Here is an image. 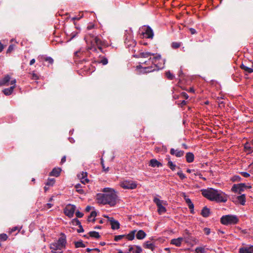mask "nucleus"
Listing matches in <instances>:
<instances>
[{"instance_id":"f257e3e1","label":"nucleus","mask_w":253,"mask_h":253,"mask_svg":"<svg viewBox=\"0 0 253 253\" xmlns=\"http://www.w3.org/2000/svg\"><path fill=\"white\" fill-rule=\"evenodd\" d=\"M165 60L163 59L161 55L159 54H156L153 57H150L147 60L141 62L146 65L145 67H142L141 65L137 66V68H142L141 71L143 73H148L155 71H158L164 68Z\"/></svg>"},{"instance_id":"f03ea898","label":"nucleus","mask_w":253,"mask_h":253,"mask_svg":"<svg viewBox=\"0 0 253 253\" xmlns=\"http://www.w3.org/2000/svg\"><path fill=\"white\" fill-rule=\"evenodd\" d=\"M102 192L96 195L97 203L102 205H109L111 207L114 206L117 203L118 196L114 189L106 187L104 188Z\"/></svg>"},{"instance_id":"7ed1b4c3","label":"nucleus","mask_w":253,"mask_h":253,"mask_svg":"<svg viewBox=\"0 0 253 253\" xmlns=\"http://www.w3.org/2000/svg\"><path fill=\"white\" fill-rule=\"evenodd\" d=\"M201 192L204 197L212 201L224 203L227 200V197L226 195L220 190L211 188L202 189Z\"/></svg>"},{"instance_id":"20e7f679","label":"nucleus","mask_w":253,"mask_h":253,"mask_svg":"<svg viewBox=\"0 0 253 253\" xmlns=\"http://www.w3.org/2000/svg\"><path fill=\"white\" fill-rule=\"evenodd\" d=\"M66 243V236L63 234L57 241L50 244L49 248L52 253H63L62 250L65 248Z\"/></svg>"},{"instance_id":"39448f33","label":"nucleus","mask_w":253,"mask_h":253,"mask_svg":"<svg viewBox=\"0 0 253 253\" xmlns=\"http://www.w3.org/2000/svg\"><path fill=\"white\" fill-rule=\"evenodd\" d=\"M220 222L224 225H234L239 222V218L236 215L227 214L220 218Z\"/></svg>"},{"instance_id":"423d86ee","label":"nucleus","mask_w":253,"mask_h":253,"mask_svg":"<svg viewBox=\"0 0 253 253\" xmlns=\"http://www.w3.org/2000/svg\"><path fill=\"white\" fill-rule=\"evenodd\" d=\"M103 45L102 41L97 37L93 38L91 41V45L88 47V50H91L94 52H97L99 49L102 51L101 46Z\"/></svg>"},{"instance_id":"0eeeda50","label":"nucleus","mask_w":253,"mask_h":253,"mask_svg":"<svg viewBox=\"0 0 253 253\" xmlns=\"http://www.w3.org/2000/svg\"><path fill=\"white\" fill-rule=\"evenodd\" d=\"M154 202L156 204L158 207V212L160 214H162L166 212L167 210L165 207L163 206V204H166V202H164L155 197L153 200Z\"/></svg>"},{"instance_id":"6e6552de","label":"nucleus","mask_w":253,"mask_h":253,"mask_svg":"<svg viewBox=\"0 0 253 253\" xmlns=\"http://www.w3.org/2000/svg\"><path fill=\"white\" fill-rule=\"evenodd\" d=\"M137 183L132 180H125L120 183L121 187L125 189H134L137 187Z\"/></svg>"},{"instance_id":"1a4fd4ad","label":"nucleus","mask_w":253,"mask_h":253,"mask_svg":"<svg viewBox=\"0 0 253 253\" xmlns=\"http://www.w3.org/2000/svg\"><path fill=\"white\" fill-rule=\"evenodd\" d=\"M76 210V206L73 205H67L64 210V212L65 214L71 218L74 215Z\"/></svg>"},{"instance_id":"9d476101","label":"nucleus","mask_w":253,"mask_h":253,"mask_svg":"<svg viewBox=\"0 0 253 253\" xmlns=\"http://www.w3.org/2000/svg\"><path fill=\"white\" fill-rule=\"evenodd\" d=\"M142 29L143 30L142 34L144 37L148 39H153L154 33L153 30L150 26H144Z\"/></svg>"},{"instance_id":"9b49d317","label":"nucleus","mask_w":253,"mask_h":253,"mask_svg":"<svg viewBox=\"0 0 253 253\" xmlns=\"http://www.w3.org/2000/svg\"><path fill=\"white\" fill-rule=\"evenodd\" d=\"M104 216L107 218L108 220L110 222L112 229L116 230L120 228V225L118 221L114 219L113 217H109L108 215H105Z\"/></svg>"},{"instance_id":"f8f14e48","label":"nucleus","mask_w":253,"mask_h":253,"mask_svg":"<svg viewBox=\"0 0 253 253\" xmlns=\"http://www.w3.org/2000/svg\"><path fill=\"white\" fill-rule=\"evenodd\" d=\"M245 187H246V185L245 183H241L240 184H234L231 188V190L233 192L241 194V192L244 190Z\"/></svg>"},{"instance_id":"ddd939ff","label":"nucleus","mask_w":253,"mask_h":253,"mask_svg":"<svg viewBox=\"0 0 253 253\" xmlns=\"http://www.w3.org/2000/svg\"><path fill=\"white\" fill-rule=\"evenodd\" d=\"M124 40L125 42L134 40L133 37L132 31L131 28L125 30L124 35Z\"/></svg>"},{"instance_id":"4468645a","label":"nucleus","mask_w":253,"mask_h":253,"mask_svg":"<svg viewBox=\"0 0 253 253\" xmlns=\"http://www.w3.org/2000/svg\"><path fill=\"white\" fill-rule=\"evenodd\" d=\"M239 252V253H253V245H246L240 248Z\"/></svg>"},{"instance_id":"2eb2a0df","label":"nucleus","mask_w":253,"mask_h":253,"mask_svg":"<svg viewBox=\"0 0 253 253\" xmlns=\"http://www.w3.org/2000/svg\"><path fill=\"white\" fill-rule=\"evenodd\" d=\"M136 42L135 40H130L129 41L125 42V44L126 45V47L128 48L129 50H131L132 52H135V49H134Z\"/></svg>"},{"instance_id":"dca6fc26","label":"nucleus","mask_w":253,"mask_h":253,"mask_svg":"<svg viewBox=\"0 0 253 253\" xmlns=\"http://www.w3.org/2000/svg\"><path fill=\"white\" fill-rule=\"evenodd\" d=\"M87 173L86 172H82L78 175V178L80 179L81 182L83 184H86L89 182L88 179L87 178Z\"/></svg>"},{"instance_id":"f3484780","label":"nucleus","mask_w":253,"mask_h":253,"mask_svg":"<svg viewBox=\"0 0 253 253\" xmlns=\"http://www.w3.org/2000/svg\"><path fill=\"white\" fill-rule=\"evenodd\" d=\"M155 53H153L150 52H140L139 54L137 55H134V57H137V58H149L152 56H155Z\"/></svg>"},{"instance_id":"a211bd4d","label":"nucleus","mask_w":253,"mask_h":253,"mask_svg":"<svg viewBox=\"0 0 253 253\" xmlns=\"http://www.w3.org/2000/svg\"><path fill=\"white\" fill-rule=\"evenodd\" d=\"M170 154L172 155L175 156L176 157H181L183 156L184 152L182 150L178 149L175 150L174 148H171L170 150Z\"/></svg>"},{"instance_id":"6ab92c4d","label":"nucleus","mask_w":253,"mask_h":253,"mask_svg":"<svg viewBox=\"0 0 253 253\" xmlns=\"http://www.w3.org/2000/svg\"><path fill=\"white\" fill-rule=\"evenodd\" d=\"M183 240V238L182 237H179L176 239H173L171 240L170 244L174 245L176 247H180Z\"/></svg>"},{"instance_id":"aec40b11","label":"nucleus","mask_w":253,"mask_h":253,"mask_svg":"<svg viewBox=\"0 0 253 253\" xmlns=\"http://www.w3.org/2000/svg\"><path fill=\"white\" fill-rule=\"evenodd\" d=\"M244 149L245 151L248 153H252L253 152V146L251 141L250 142H247L245 144Z\"/></svg>"},{"instance_id":"412c9836","label":"nucleus","mask_w":253,"mask_h":253,"mask_svg":"<svg viewBox=\"0 0 253 253\" xmlns=\"http://www.w3.org/2000/svg\"><path fill=\"white\" fill-rule=\"evenodd\" d=\"M149 166H150L153 168H155V167L159 168V167H162L163 165L161 163L159 162L156 159H153L150 161Z\"/></svg>"},{"instance_id":"4be33fe9","label":"nucleus","mask_w":253,"mask_h":253,"mask_svg":"<svg viewBox=\"0 0 253 253\" xmlns=\"http://www.w3.org/2000/svg\"><path fill=\"white\" fill-rule=\"evenodd\" d=\"M10 80V77L9 75H7L5 76L4 78L0 80V86L7 85Z\"/></svg>"},{"instance_id":"5701e85b","label":"nucleus","mask_w":253,"mask_h":253,"mask_svg":"<svg viewBox=\"0 0 253 253\" xmlns=\"http://www.w3.org/2000/svg\"><path fill=\"white\" fill-rule=\"evenodd\" d=\"M143 247L145 249H150L153 251L155 248V245L154 243L150 241H146L143 244Z\"/></svg>"},{"instance_id":"b1692460","label":"nucleus","mask_w":253,"mask_h":253,"mask_svg":"<svg viewBox=\"0 0 253 253\" xmlns=\"http://www.w3.org/2000/svg\"><path fill=\"white\" fill-rule=\"evenodd\" d=\"M146 236V234L142 230H139L136 234V237L138 240H142L145 238Z\"/></svg>"},{"instance_id":"393cba45","label":"nucleus","mask_w":253,"mask_h":253,"mask_svg":"<svg viewBox=\"0 0 253 253\" xmlns=\"http://www.w3.org/2000/svg\"><path fill=\"white\" fill-rule=\"evenodd\" d=\"M241 68L246 73H252L253 72V65L252 67H249L246 65L242 64L241 65Z\"/></svg>"},{"instance_id":"a878e982","label":"nucleus","mask_w":253,"mask_h":253,"mask_svg":"<svg viewBox=\"0 0 253 253\" xmlns=\"http://www.w3.org/2000/svg\"><path fill=\"white\" fill-rule=\"evenodd\" d=\"M201 214L204 217H208L210 214V210L207 207H205L202 209Z\"/></svg>"},{"instance_id":"bb28decb","label":"nucleus","mask_w":253,"mask_h":253,"mask_svg":"<svg viewBox=\"0 0 253 253\" xmlns=\"http://www.w3.org/2000/svg\"><path fill=\"white\" fill-rule=\"evenodd\" d=\"M61 169L60 168H54L50 172V176L57 177L59 175Z\"/></svg>"},{"instance_id":"cd10ccee","label":"nucleus","mask_w":253,"mask_h":253,"mask_svg":"<svg viewBox=\"0 0 253 253\" xmlns=\"http://www.w3.org/2000/svg\"><path fill=\"white\" fill-rule=\"evenodd\" d=\"M186 160L188 163H192L194 160V155L191 152H188L186 154Z\"/></svg>"},{"instance_id":"c85d7f7f","label":"nucleus","mask_w":253,"mask_h":253,"mask_svg":"<svg viewBox=\"0 0 253 253\" xmlns=\"http://www.w3.org/2000/svg\"><path fill=\"white\" fill-rule=\"evenodd\" d=\"M14 88V85L11 86L9 88L4 89L3 92L5 95H9L13 92Z\"/></svg>"},{"instance_id":"c756f323","label":"nucleus","mask_w":253,"mask_h":253,"mask_svg":"<svg viewBox=\"0 0 253 253\" xmlns=\"http://www.w3.org/2000/svg\"><path fill=\"white\" fill-rule=\"evenodd\" d=\"M136 231L135 230H132L130 231L128 234L126 235L125 237H126L128 240L132 241L134 239Z\"/></svg>"},{"instance_id":"7c9ffc66","label":"nucleus","mask_w":253,"mask_h":253,"mask_svg":"<svg viewBox=\"0 0 253 253\" xmlns=\"http://www.w3.org/2000/svg\"><path fill=\"white\" fill-rule=\"evenodd\" d=\"M97 215V213L95 211H92L90 214V215L88 217V221L89 222L92 221L94 222L95 221V217Z\"/></svg>"},{"instance_id":"2f4dec72","label":"nucleus","mask_w":253,"mask_h":253,"mask_svg":"<svg viewBox=\"0 0 253 253\" xmlns=\"http://www.w3.org/2000/svg\"><path fill=\"white\" fill-rule=\"evenodd\" d=\"M168 159V166L172 170H174L175 169L176 165L174 164L171 160L170 159L169 157L167 158Z\"/></svg>"},{"instance_id":"473e14b6","label":"nucleus","mask_w":253,"mask_h":253,"mask_svg":"<svg viewBox=\"0 0 253 253\" xmlns=\"http://www.w3.org/2000/svg\"><path fill=\"white\" fill-rule=\"evenodd\" d=\"M237 199L242 205H244L246 202L245 195L243 194L237 197Z\"/></svg>"},{"instance_id":"72a5a7b5","label":"nucleus","mask_w":253,"mask_h":253,"mask_svg":"<svg viewBox=\"0 0 253 253\" xmlns=\"http://www.w3.org/2000/svg\"><path fill=\"white\" fill-rule=\"evenodd\" d=\"M89 236L90 237L98 239L100 237L99 233L96 231H90L88 233Z\"/></svg>"},{"instance_id":"f704fd0d","label":"nucleus","mask_w":253,"mask_h":253,"mask_svg":"<svg viewBox=\"0 0 253 253\" xmlns=\"http://www.w3.org/2000/svg\"><path fill=\"white\" fill-rule=\"evenodd\" d=\"M75 246L76 248L85 247V244L83 243V242L82 240L75 242Z\"/></svg>"},{"instance_id":"c9c22d12","label":"nucleus","mask_w":253,"mask_h":253,"mask_svg":"<svg viewBox=\"0 0 253 253\" xmlns=\"http://www.w3.org/2000/svg\"><path fill=\"white\" fill-rule=\"evenodd\" d=\"M166 76L167 78L170 80H173L174 78V76L172 73H171L169 71L166 72Z\"/></svg>"},{"instance_id":"e433bc0d","label":"nucleus","mask_w":253,"mask_h":253,"mask_svg":"<svg viewBox=\"0 0 253 253\" xmlns=\"http://www.w3.org/2000/svg\"><path fill=\"white\" fill-rule=\"evenodd\" d=\"M77 191L80 194H83L84 190L81 189V185L80 184H77L75 186Z\"/></svg>"},{"instance_id":"4c0bfd02","label":"nucleus","mask_w":253,"mask_h":253,"mask_svg":"<svg viewBox=\"0 0 253 253\" xmlns=\"http://www.w3.org/2000/svg\"><path fill=\"white\" fill-rule=\"evenodd\" d=\"M241 180H242L241 177L240 176L237 175H235L231 178V180L233 182H236V181L238 182V181H241Z\"/></svg>"},{"instance_id":"58836bf2","label":"nucleus","mask_w":253,"mask_h":253,"mask_svg":"<svg viewBox=\"0 0 253 253\" xmlns=\"http://www.w3.org/2000/svg\"><path fill=\"white\" fill-rule=\"evenodd\" d=\"M195 252H198V253H206L205 248L202 247L196 248L195 249Z\"/></svg>"},{"instance_id":"ea45409f","label":"nucleus","mask_w":253,"mask_h":253,"mask_svg":"<svg viewBox=\"0 0 253 253\" xmlns=\"http://www.w3.org/2000/svg\"><path fill=\"white\" fill-rule=\"evenodd\" d=\"M78 33H79V32H78V31H74V32H72V33H71L69 35V36H70L69 41L72 40L75 37H76L77 36V35L78 34Z\"/></svg>"},{"instance_id":"a19ab883","label":"nucleus","mask_w":253,"mask_h":253,"mask_svg":"<svg viewBox=\"0 0 253 253\" xmlns=\"http://www.w3.org/2000/svg\"><path fill=\"white\" fill-rule=\"evenodd\" d=\"M125 236H126V235H116L115 236L114 240L116 242H118V241L122 240Z\"/></svg>"},{"instance_id":"79ce46f5","label":"nucleus","mask_w":253,"mask_h":253,"mask_svg":"<svg viewBox=\"0 0 253 253\" xmlns=\"http://www.w3.org/2000/svg\"><path fill=\"white\" fill-rule=\"evenodd\" d=\"M177 174L179 176L181 179L183 180L186 177L185 174H184L181 170H179L177 172Z\"/></svg>"},{"instance_id":"37998d69","label":"nucleus","mask_w":253,"mask_h":253,"mask_svg":"<svg viewBox=\"0 0 253 253\" xmlns=\"http://www.w3.org/2000/svg\"><path fill=\"white\" fill-rule=\"evenodd\" d=\"M8 236L6 234L3 233L0 234V241H4L7 240Z\"/></svg>"},{"instance_id":"c03bdc74","label":"nucleus","mask_w":253,"mask_h":253,"mask_svg":"<svg viewBox=\"0 0 253 253\" xmlns=\"http://www.w3.org/2000/svg\"><path fill=\"white\" fill-rule=\"evenodd\" d=\"M55 182V179L54 178L48 179L46 183V185L52 186Z\"/></svg>"},{"instance_id":"a18cd8bd","label":"nucleus","mask_w":253,"mask_h":253,"mask_svg":"<svg viewBox=\"0 0 253 253\" xmlns=\"http://www.w3.org/2000/svg\"><path fill=\"white\" fill-rule=\"evenodd\" d=\"M72 223L74 225H78L80 226L81 225V222L77 218H75L72 220Z\"/></svg>"},{"instance_id":"49530a36","label":"nucleus","mask_w":253,"mask_h":253,"mask_svg":"<svg viewBox=\"0 0 253 253\" xmlns=\"http://www.w3.org/2000/svg\"><path fill=\"white\" fill-rule=\"evenodd\" d=\"M180 46V43L177 42H173L171 43V47L174 48L176 49L178 48Z\"/></svg>"},{"instance_id":"de8ad7c7","label":"nucleus","mask_w":253,"mask_h":253,"mask_svg":"<svg viewBox=\"0 0 253 253\" xmlns=\"http://www.w3.org/2000/svg\"><path fill=\"white\" fill-rule=\"evenodd\" d=\"M99 63H102L103 65H105L108 63V59L106 57H103L100 61H98Z\"/></svg>"},{"instance_id":"09e8293b","label":"nucleus","mask_w":253,"mask_h":253,"mask_svg":"<svg viewBox=\"0 0 253 253\" xmlns=\"http://www.w3.org/2000/svg\"><path fill=\"white\" fill-rule=\"evenodd\" d=\"M183 197L184 198V199L185 200V202L187 204V205L190 204L191 203H192L191 200L190 199L187 198L186 195L185 193H183Z\"/></svg>"},{"instance_id":"8fccbe9b","label":"nucleus","mask_w":253,"mask_h":253,"mask_svg":"<svg viewBox=\"0 0 253 253\" xmlns=\"http://www.w3.org/2000/svg\"><path fill=\"white\" fill-rule=\"evenodd\" d=\"M136 248V250L134 251V253H141L142 252V249L141 247L139 246H135Z\"/></svg>"},{"instance_id":"3c124183","label":"nucleus","mask_w":253,"mask_h":253,"mask_svg":"<svg viewBox=\"0 0 253 253\" xmlns=\"http://www.w3.org/2000/svg\"><path fill=\"white\" fill-rule=\"evenodd\" d=\"M240 173L243 176H244V177H246V178H247V177H249L250 176V174L247 172H245V171H241L240 172Z\"/></svg>"},{"instance_id":"603ef678","label":"nucleus","mask_w":253,"mask_h":253,"mask_svg":"<svg viewBox=\"0 0 253 253\" xmlns=\"http://www.w3.org/2000/svg\"><path fill=\"white\" fill-rule=\"evenodd\" d=\"M45 61L48 62L50 64H52L53 63V59L50 57H46L45 58Z\"/></svg>"},{"instance_id":"864d4df0","label":"nucleus","mask_w":253,"mask_h":253,"mask_svg":"<svg viewBox=\"0 0 253 253\" xmlns=\"http://www.w3.org/2000/svg\"><path fill=\"white\" fill-rule=\"evenodd\" d=\"M133 246L130 245L129 246L128 252L127 253H134Z\"/></svg>"},{"instance_id":"5fc2aeb1","label":"nucleus","mask_w":253,"mask_h":253,"mask_svg":"<svg viewBox=\"0 0 253 253\" xmlns=\"http://www.w3.org/2000/svg\"><path fill=\"white\" fill-rule=\"evenodd\" d=\"M188 206L189 209L191 210V212L193 213H194V204L192 203H191V204H188Z\"/></svg>"},{"instance_id":"6e6d98bb","label":"nucleus","mask_w":253,"mask_h":253,"mask_svg":"<svg viewBox=\"0 0 253 253\" xmlns=\"http://www.w3.org/2000/svg\"><path fill=\"white\" fill-rule=\"evenodd\" d=\"M101 165H102V168L103 169H104V171H108L109 170V168L107 167L106 169L105 168V166H104V161L103 160L102 158L101 159Z\"/></svg>"},{"instance_id":"4d7b16f0","label":"nucleus","mask_w":253,"mask_h":253,"mask_svg":"<svg viewBox=\"0 0 253 253\" xmlns=\"http://www.w3.org/2000/svg\"><path fill=\"white\" fill-rule=\"evenodd\" d=\"M14 49V45L13 44H11L8 47V49H7V51L6 52L7 53H10Z\"/></svg>"},{"instance_id":"13d9d810","label":"nucleus","mask_w":253,"mask_h":253,"mask_svg":"<svg viewBox=\"0 0 253 253\" xmlns=\"http://www.w3.org/2000/svg\"><path fill=\"white\" fill-rule=\"evenodd\" d=\"M204 231L205 233V234L207 235H208L210 234L211 233V229L209 228H207V227H205L204 229Z\"/></svg>"},{"instance_id":"bf43d9fd","label":"nucleus","mask_w":253,"mask_h":253,"mask_svg":"<svg viewBox=\"0 0 253 253\" xmlns=\"http://www.w3.org/2000/svg\"><path fill=\"white\" fill-rule=\"evenodd\" d=\"M76 215L77 216V217H79V218H81L84 215V214L79 211H77L76 212Z\"/></svg>"},{"instance_id":"052dcab7","label":"nucleus","mask_w":253,"mask_h":253,"mask_svg":"<svg viewBox=\"0 0 253 253\" xmlns=\"http://www.w3.org/2000/svg\"><path fill=\"white\" fill-rule=\"evenodd\" d=\"M181 95L183 98H185V99H188L189 97L188 95L185 92H182L181 93Z\"/></svg>"},{"instance_id":"680f3d73","label":"nucleus","mask_w":253,"mask_h":253,"mask_svg":"<svg viewBox=\"0 0 253 253\" xmlns=\"http://www.w3.org/2000/svg\"><path fill=\"white\" fill-rule=\"evenodd\" d=\"M83 15L82 14L81 16H75V17H73L72 18V20L74 21L75 20H80L82 17H83Z\"/></svg>"},{"instance_id":"e2e57ef3","label":"nucleus","mask_w":253,"mask_h":253,"mask_svg":"<svg viewBox=\"0 0 253 253\" xmlns=\"http://www.w3.org/2000/svg\"><path fill=\"white\" fill-rule=\"evenodd\" d=\"M83 54H84V52L83 51H81V50L76 51L75 53V55L77 56H80L81 55H82V54L83 55Z\"/></svg>"},{"instance_id":"0e129e2a","label":"nucleus","mask_w":253,"mask_h":253,"mask_svg":"<svg viewBox=\"0 0 253 253\" xmlns=\"http://www.w3.org/2000/svg\"><path fill=\"white\" fill-rule=\"evenodd\" d=\"M218 105L220 107H224V103L223 101L219 100L218 102Z\"/></svg>"},{"instance_id":"69168bd1","label":"nucleus","mask_w":253,"mask_h":253,"mask_svg":"<svg viewBox=\"0 0 253 253\" xmlns=\"http://www.w3.org/2000/svg\"><path fill=\"white\" fill-rule=\"evenodd\" d=\"M53 206V204L49 203H47L46 204L45 206H44V208H46V209H50Z\"/></svg>"},{"instance_id":"338daca9","label":"nucleus","mask_w":253,"mask_h":253,"mask_svg":"<svg viewBox=\"0 0 253 253\" xmlns=\"http://www.w3.org/2000/svg\"><path fill=\"white\" fill-rule=\"evenodd\" d=\"M189 30L190 31V33L192 35H194V34H196L197 32L196 31V30L193 28H191L189 29Z\"/></svg>"},{"instance_id":"774afa93","label":"nucleus","mask_w":253,"mask_h":253,"mask_svg":"<svg viewBox=\"0 0 253 253\" xmlns=\"http://www.w3.org/2000/svg\"><path fill=\"white\" fill-rule=\"evenodd\" d=\"M79 227V229H78L77 231L78 233L83 232L84 231V228L82 225H81Z\"/></svg>"}]
</instances>
